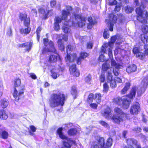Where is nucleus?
<instances>
[{"label":"nucleus","mask_w":148,"mask_h":148,"mask_svg":"<svg viewBox=\"0 0 148 148\" xmlns=\"http://www.w3.org/2000/svg\"><path fill=\"white\" fill-rule=\"evenodd\" d=\"M72 10V8L70 6L67 7L66 10H63L62 11V19L65 21V26L62 27V30L65 33H68L70 31L68 26L73 25L76 26L77 25L79 27H82L86 24L85 18L78 14L74 15L73 17H70L69 20L68 19V16L70 15V12Z\"/></svg>","instance_id":"1"},{"label":"nucleus","mask_w":148,"mask_h":148,"mask_svg":"<svg viewBox=\"0 0 148 148\" xmlns=\"http://www.w3.org/2000/svg\"><path fill=\"white\" fill-rule=\"evenodd\" d=\"M65 99V95L62 93L53 94L51 95L49 99L50 106L52 108L60 106V108L57 110L61 112L62 110V107L64 104Z\"/></svg>","instance_id":"2"},{"label":"nucleus","mask_w":148,"mask_h":148,"mask_svg":"<svg viewBox=\"0 0 148 148\" xmlns=\"http://www.w3.org/2000/svg\"><path fill=\"white\" fill-rule=\"evenodd\" d=\"M134 4L138 7L136 8V10L138 14L137 20L142 23H146L147 13L146 10H144V8L146 7L144 2L142 1L141 4L140 5L138 0H134Z\"/></svg>","instance_id":"3"},{"label":"nucleus","mask_w":148,"mask_h":148,"mask_svg":"<svg viewBox=\"0 0 148 148\" xmlns=\"http://www.w3.org/2000/svg\"><path fill=\"white\" fill-rule=\"evenodd\" d=\"M148 85V79L145 78L142 81L140 86L133 87L130 91V93L128 95L129 98L132 99L135 96L136 91H137L138 96H140L145 92V88Z\"/></svg>","instance_id":"4"},{"label":"nucleus","mask_w":148,"mask_h":148,"mask_svg":"<svg viewBox=\"0 0 148 148\" xmlns=\"http://www.w3.org/2000/svg\"><path fill=\"white\" fill-rule=\"evenodd\" d=\"M62 130V128L60 127L59 128L57 131L59 137L64 140L63 144L64 146L62 147V148H70L72 144L76 145V144L74 140L69 138L63 134Z\"/></svg>","instance_id":"5"},{"label":"nucleus","mask_w":148,"mask_h":148,"mask_svg":"<svg viewBox=\"0 0 148 148\" xmlns=\"http://www.w3.org/2000/svg\"><path fill=\"white\" fill-rule=\"evenodd\" d=\"M50 48L48 49L47 52H51L55 53L56 55H51L49 58V61L51 62H54L57 61L58 55L57 53V51L55 49L53 42L50 41L49 42Z\"/></svg>","instance_id":"6"},{"label":"nucleus","mask_w":148,"mask_h":148,"mask_svg":"<svg viewBox=\"0 0 148 148\" xmlns=\"http://www.w3.org/2000/svg\"><path fill=\"white\" fill-rule=\"evenodd\" d=\"M72 47L71 45H68L66 48L67 56L65 58L67 61H68L71 62L74 61V59L76 56V55L75 53L73 54H71V55L69 54L70 53V51L72 49Z\"/></svg>","instance_id":"7"},{"label":"nucleus","mask_w":148,"mask_h":148,"mask_svg":"<svg viewBox=\"0 0 148 148\" xmlns=\"http://www.w3.org/2000/svg\"><path fill=\"white\" fill-rule=\"evenodd\" d=\"M127 143L128 147H125L124 148H141L140 146L137 144L136 140L134 139H127Z\"/></svg>","instance_id":"8"},{"label":"nucleus","mask_w":148,"mask_h":148,"mask_svg":"<svg viewBox=\"0 0 148 148\" xmlns=\"http://www.w3.org/2000/svg\"><path fill=\"white\" fill-rule=\"evenodd\" d=\"M24 88V86L18 87L14 88V97L15 98L18 97L17 100H18L20 96L23 94Z\"/></svg>","instance_id":"9"},{"label":"nucleus","mask_w":148,"mask_h":148,"mask_svg":"<svg viewBox=\"0 0 148 148\" xmlns=\"http://www.w3.org/2000/svg\"><path fill=\"white\" fill-rule=\"evenodd\" d=\"M117 19V18L115 15L113 14H111L110 15V19L106 20V21L108 22V25L109 26V29L110 31H113L114 25L113 23H115Z\"/></svg>","instance_id":"10"},{"label":"nucleus","mask_w":148,"mask_h":148,"mask_svg":"<svg viewBox=\"0 0 148 148\" xmlns=\"http://www.w3.org/2000/svg\"><path fill=\"white\" fill-rule=\"evenodd\" d=\"M140 111L139 104L137 102L134 103L131 107L130 113L133 114H136Z\"/></svg>","instance_id":"11"},{"label":"nucleus","mask_w":148,"mask_h":148,"mask_svg":"<svg viewBox=\"0 0 148 148\" xmlns=\"http://www.w3.org/2000/svg\"><path fill=\"white\" fill-rule=\"evenodd\" d=\"M97 143L100 146V147L97 144L95 143L92 146L91 148H108L104 146V139L103 138H100L98 141Z\"/></svg>","instance_id":"12"},{"label":"nucleus","mask_w":148,"mask_h":148,"mask_svg":"<svg viewBox=\"0 0 148 148\" xmlns=\"http://www.w3.org/2000/svg\"><path fill=\"white\" fill-rule=\"evenodd\" d=\"M19 18L21 21H23L24 25L27 27L29 24L30 20L29 18L27 17L26 14H20Z\"/></svg>","instance_id":"13"},{"label":"nucleus","mask_w":148,"mask_h":148,"mask_svg":"<svg viewBox=\"0 0 148 148\" xmlns=\"http://www.w3.org/2000/svg\"><path fill=\"white\" fill-rule=\"evenodd\" d=\"M131 101L127 97H124L122 98V106L124 109L127 108L129 106Z\"/></svg>","instance_id":"14"},{"label":"nucleus","mask_w":148,"mask_h":148,"mask_svg":"<svg viewBox=\"0 0 148 148\" xmlns=\"http://www.w3.org/2000/svg\"><path fill=\"white\" fill-rule=\"evenodd\" d=\"M69 70L71 74L73 76L78 77L79 75V73L78 70L76 69V65L73 64L70 67Z\"/></svg>","instance_id":"15"},{"label":"nucleus","mask_w":148,"mask_h":148,"mask_svg":"<svg viewBox=\"0 0 148 148\" xmlns=\"http://www.w3.org/2000/svg\"><path fill=\"white\" fill-rule=\"evenodd\" d=\"M124 116L119 115H114L111 118L112 121L114 122L119 124L121 122L123 121Z\"/></svg>","instance_id":"16"},{"label":"nucleus","mask_w":148,"mask_h":148,"mask_svg":"<svg viewBox=\"0 0 148 148\" xmlns=\"http://www.w3.org/2000/svg\"><path fill=\"white\" fill-rule=\"evenodd\" d=\"M133 51L134 54H136V57L139 58L141 59H143L145 56L144 53L142 52H139L138 47H135L133 50Z\"/></svg>","instance_id":"17"},{"label":"nucleus","mask_w":148,"mask_h":148,"mask_svg":"<svg viewBox=\"0 0 148 148\" xmlns=\"http://www.w3.org/2000/svg\"><path fill=\"white\" fill-rule=\"evenodd\" d=\"M38 12L40 13L42 15L43 18L45 19L48 18V15L50 13H51L52 12V10H49L46 13L45 12L44 8L42 7H41L38 9Z\"/></svg>","instance_id":"18"},{"label":"nucleus","mask_w":148,"mask_h":148,"mask_svg":"<svg viewBox=\"0 0 148 148\" xmlns=\"http://www.w3.org/2000/svg\"><path fill=\"white\" fill-rule=\"evenodd\" d=\"M32 45V42H28L26 43L19 44L18 46L20 47L25 48V49L28 51L30 50Z\"/></svg>","instance_id":"19"},{"label":"nucleus","mask_w":148,"mask_h":148,"mask_svg":"<svg viewBox=\"0 0 148 148\" xmlns=\"http://www.w3.org/2000/svg\"><path fill=\"white\" fill-rule=\"evenodd\" d=\"M62 18H61L58 16H56L55 18V22L54 24V29L56 30H58L60 29V27L59 23L61 21Z\"/></svg>","instance_id":"20"},{"label":"nucleus","mask_w":148,"mask_h":148,"mask_svg":"<svg viewBox=\"0 0 148 148\" xmlns=\"http://www.w3.org/2000/svg\"><path fill=\"white\" fill-rule=\"evenodd\" d=\"M62 70H61V71H60L59 72H58V71L56 70H51V72L52 77L55 79H56L60 75L62 74Z\"/></svg>","instance_id":"21"},{"label":"nucleus","mask_w":148,"mask_h":148,"mask_svg":"<svg viewBox=\"0 0 148 148\" xmlns=\"http://www.w3.org/2000/svg\"><path fill=\"white\" fill-rule=\"evenodd\" d=\"M88 21L89 23L88 24L87 27L88 29H91L96 23L95 20L94 19H93L91 17L88 18Z\"/></svg>","instance_id":"22"},{"label":"nucleus","mask_w":148,"mask_h":148,"mask_svg":"<svg viewBox=\"0 0 148 148\" xmlns=\"http://www.w3.org/2000/svg\"><path fill=\"white\" fill-rule=\"evenodd\" d=\"M108 62V60L103 64L102 69L103 71H110V69L111 70L112 68H110V63Z\"/></svg>","instance_id":"23"},{"label":"nucleus","mask_w":148,"mask_h":148,"mask_svg":"<svg viewBox=\"0 0 148 148\" xmlns=\"http://www.w3.org/2000/svg\"><path fill=\"white\" fill-rule=\"evenodd\" d=\"M111 112L110 109L109 108H107L104 111L101 112L102 115L106 118H108L110 115Z\"/></svg>","instance_id":"24"},{"label":"nucleus","mask_w":148,"mask_h":148,"mask_svg":"<svg viewBox=\"0 0 148 148\" xmlns=\"http://www.w3.org/2000/svg\"><path fill=\"white\" fill-rule=\"evenodd\" d=\"M88 56L87 53L84 52H81L80 54V56L79 58L77 60V63L78 64H81V61L82 59H84Z\"/></svg>","instance_id":"25"},{"label":"nucleus","mask_w":148,"mask_h":148,"mask_svg":"<svg viewBox=\"0 0 148 148\" xmlns=\"http://www.w3.org/2000/svg\"><path fill=\"white\" fill-rule=\"evenodd\" d=\"M136 69V66L135 64H132L127 68L126 71L128 73H130L135 72Z\"/></svg>","instance_id":"26"},{"label":"nucleus","mask_w":148,"mask_h":148,"mask_svg":"<svg viewBox=\"0 0 148 148\" xmlns=\"http://www.w3.org/2000/svg\"><path fill=\"white\" fill-rule=\"evenodd\" d=\"M8 117V115L5 111L4 110H0V118L1 119L5 120Z\"/></svg>","instance_id":"27"},{"label":"nucleus","mask_w":148,"mask_h":148,"mask_svg":"<svg viewBox=\"0 0 148 148\" xmlns=\"http://www.w3.org/2000/svg\"><path fill=\"white\" fill-rule=\"evenodd\" d=\"M114 110L115 113L117 114V115L123 116H125V115L122 111L119 108H115Z\"/></svg>","instance_id":"28"},{"label":"nucleus","mask_w":148,"mask_h":148,"mask_svg":"<svg viewBox=\"0 0 148 148\" xmlns=\"http://www.w3.org/2000/svg\"><path fill=\"white\" fill-rule=\"evenodd\" d=\"M8 137V134L7 132L5 130H2L0 131V137L2 138L3 139H6Z\"/></svg>","instance_id":"29"},{"label":"nucleus","mask_w":148,"mask_h":148,"mask_svg":"<svg viewBox=\"0 0 148 148\" xmlns=\"http://www.w3.org/2000/svg\"><path fill=\"white\" fill-rule=\"evenodd\" d=\"M112 71L111 69L110 71H107L106 79L108 82L113 80L112 79Z\"/></svg>","instance_id":"30"},{"label":"nucleus","mask_w":148,"mask_h":148,"mask_svg":"<svg viewBox=\"0 0 148 148\" xmlns=\"http://www.w3.org/2000/svg\"><path fill=\"white\" fill-rule=\"evenodd\" d=\"M130 86V84L129 82L126 83L125 87L121 91V93L122 94H125L129 89Z\"/></svg>","instance_id":"31"},{"label":"nucleus","mask_w":148,"mask_h":148,"mask_svg":"<svg viewBox=\"0 0 148 148\" xmlns=\"http://www.w3.org/2000/svg\"><path fill=\"white\" fill-rule=\"evenodd\" d=\"M58 46L59 49L62 51L64 50V46L63 45V42H62V39H59L58 42Z\"/></svg>","instance_id":"32"},{"label":"nucleus","mask_w":148,"mask_h":148,"mask_svg":"<svg viewBox=\"0 0 148 148\" xmlns=\"http://www.w3.org/2000/svg\"><path fill=\"white\" fill-rule=\"evenodd\" d=\"M30 30L31 28L29 27L25 29L22 28L20 29V31L21 34H28L30 32Z\"/></svg>","instance_id":"33"},{"label":"nucleus","mask_w":148,"mask_h":148,"mask_svg":"<svg viewBox=\"0 0 148 148\" xmlns=\"http://www.w3.org/2000/svg\"><path fill=\"white\" fill-rule=\"evenodd\" d=\"M101 96L100 93H96L95 94V99L97 102L99 103L101 101Z\"/></svg>","instance_id":"34"},{"label":"nucleus","mask_w":148,"mask_h":148,"mask_svg":"<svg viewBox=\"0 0 148 148\" xmlns=\"http://www.w3.org/2000/svg\"><path fill=\"white\" fill-rule=\"evenodd\" d=\"M77 130L76 128H74L71 129L68 132V134L70 136H73L76 134Z\"/></svg>","instance_id":"35"},{"label":"nucleus","mask_w":148,"mask_h":148,"mask_svg":"<svg viewBox=\"0 0 148 148\" xmlns=\"http://www.w3.org/2000/svg\"><path fill=\"white\" fill-rule=\"evenodd\" d=\"M8 105V101L7 100L4 99L1 101V106L3 108H6Z\"/></svg>","instance_id":"36"},{"label":"nucleus","mask_w":148,"mask_h":148,"mask_svg":"<svg viewBox=\"0 0 148 148\" xmlns=\"http://www.w3.org/2000/svg\"><path fill=\"white\" fill-rule=\"evenodd\" d=\"M71 93L74 97H75L77 94V92L76 87L75 86H73L71 88Z\"/></svg>","instance_id":"37"},{"label":"nucleus","mask_w":148,"mask_h":148,"mask_svg":"<svg viewBox=\"0 0 148 148\" xmlns=\"http://www.w3.org/2000/svg\"><path fill=\"white\" fill-rule=\"evenodd\" d=\"M113 101L114 103L118 105H120L121 104V102L122 101V98H121L120 97H116L113 99Z\"/></svg>","instance_id":"38"},{"label":"nucleus","mask_w":148,"mask_h":148,"mask_svg":"<svg viewBox=\"0 0 148 148\" xmlns=\"http://www.w3.org/2000/svg\"><path fill=\"white\" fill-rule=\"evenodd\" d=\"M109 46H111L109 44H106L104 45H103L101 49V52L103 53H106V49H108V48Z\"/></svg>","instance_id":"39"},{"label":"nucleus","mask_w":148,"mask_h":148,"mask_svg":"<svg viewBox=\"0 0 148 148\" xmlns=\"http://www.w3.org/2000/svg\"><path fill=\"white\" fill-rule=\"evenodd\" d=\"M43 43L45 46H47V45H49V47L48 48H45L44 49V51H47L48 49L49 48H50V46H49V40L47 38H44L43 40Z\"/></svg>","instance_id":"40"},{"label":"nucleus","mask_w":148,"mask_h":148,"mask_svg":"<svg viewBox=\"0 0 148 148\" xmlns=\"http://www.w3.org/2000/svg\"><path fill=\"white\" fill-rule=\"evenodd\" d=\"M30 129L31 130L29 131L30 134L32 136H34V134L33 132H34L36 130V128L33 125H31L30 126Z\"/></svg>","instance_id":"41"},{"label":"nucleus","mask_w":148,"mask_h":148,"mask_svg":"<svg viewBox=\"0 0 148 148\" xmlns=\"http://www.w3.org/2000/svg\"><path fill=\"white\" fill-rule=\"evenodd\" d=\"M21 81L20 79L18 78L16 79L14 83V86L15 87H18L24 86L21 85Z\"/></svg>","instance_id":"42"},{"label":"nucleus","mask_w":148,"mask_h":148,"mask_svg":"<svg viewBox=\"0 0 148 148\" xmlns=\"http://www.w3.org/2000/svg\"><path fill=\"white\" fill-rule=\"evenodd\" d=\"M111 62L112 66H114L115 68H120L121 66L119 64L116 63L114 60L112 59Z\"/></svg>","instance_id":"43"},{"label":"nucleus","mask_w":148,"mask_h":148,"mask_svg":"<svg viewBox=\"0 0 148 148\" xmlns=\"http://www.w3.org/2000/svg\"><path fill=\"white\" fill-rule=\"evenodd\" d=\"M112 143V140L110 138H109L107 140L106 146L107 147H111Z\"/></svg>","instance_id":"44"},{"label":"nucleus","mask_w":148,"mask_h":148,"mask_svg":"<svg viewBox=\"0 0 148 148\" xmlns=\"http://www.w3.org/2000/svg\"><path fill=\"white\" fill-rule=\"evenodd\" d=\"M125 10L126 13H129L132 12L133 10V8L132 7L127 6L125 7Z\"/></svg>","instance_id":"45"},{"label":"nucleus","mask_w":148,"mask_h":148,"mask_svg":"<svg viewBox=\"0 0 148 148\" xmlns=\"http://www.w3.org/2000/svg\"><path fill=\"white\" fill-rule=\"evenodd\" d=\"M91 79V76L90 75H89L86 77L85 78V81L87 83L90 84Z\"/></svg>","instance_id":"46"},{"label":"nucleus","mask_w":148,"mask_h":148,"mask_svg":"<svg viewBox=\"0 0 148 148\" xmlns=\"http://www.w3.org/2000/svg\"><path fill=\"white\" fill-rule=\"evenodd\" d=\"M109 31L108 29H105L103 33V37L105 39H107L109 38Z\"/></svg>","instance_id":"47"},{"label":"nucleus","mask_w":148,"mask_h":148,"mask_svg":"<svg viewBox=\"0 0 148 148\" xmlns=\"http://www.w3.org/2000/svg\"><path fill=\"white\" fill-rule=\"evenodd\" d=\"M109 86L106 83H105L103 85V92L105 93H106L108 90Z\"/></svg>","instance_id":"48"},{"label":"nucleus","mask_w":148,"mask_h":148,"mask_svg":"<svg viewBox=\"0 0 148 148\" xmlns=\"http://www.w3.org/2000/svg\"><path fill=\"white\" fill-rule=\"evenodd\" d=\"M117 37H116V36L112 37L111 39V42H109V44L110 46L112 45V44L113 45L116 40H117Z\"/></svg>","instance_id":"49"},{"label":"nucleus","mask_w":148,"mask_h":148,"mask_svg":"<svg viewBox=\"0 0 148 148\" xmlns=\"http://www.w3.org/2000/svg\"><path fill=\"white\" fill-rule=\"evenodd\" d=\"M110 83V86L112 88H115L116 87V85L115 81L114 80H112L109 82Z\"/></svg>","instance_id":"50"},{"label":"nucleus","mask_w":148,"mask_h":148,"mask_svg":"<svg viewBox=\"0 0 148 148\" xmlns=\"http://www.w3.org/2000/svg\"><path fill=\"white\" fill-rule=\"evenodd\" d=\"M93 94L92 93H91L89 95L88 99V103L92 101L93 99Z\"/></svg>","instance_id":"51"},{"label":"nucleus","mask_w":148,"mask_h":148,"mask_svg":"<svg viewBox=\"0 0 148 148\" xmlns=\"http://www.w3.org/2000/svg\"><path fill=\"white\" fill-rule=\"evenodd\" d=\"M41 28L40 27H39L36 30V33L38 41H39V39L40 38V32L41 30Z\"/></svg>","instance_id":"52"},{"label":"nucleus","mask_w":148,"mask_h":148,"mask_svg":"<svg viewBox=\"0 0 148 148\" xmlns=\"http://www.w3.org/2000/svg\"><path fill=\"white\" fill-rule=\"evenodd\" d=\"M111 46H109L108 49V55L110 58H112V49H111Z\"/></svg>","instance_id":"53"},{"label":"nucleus","mask_w":148,"mask_h":148,"mask_svg":"<svg viewBox=\"0 0 148 148\" xmlns=\"http://www.w3.org/2000/svg\"><path fill=\"white\" fill-rule=\"evenodd\" d=\"M99 123L100 124H101L103 126L107 128H108L109 127V125L108 124L106 123L103 121H99Z\"/></svg>","instance_id":"54"},{"label":"nucleus","mask_w":148,"mask_h":148,"mask_svg":"<svg viewBox=\"0 0 148 148\" xmlns=\"http://www.w3.org/2000/svg\"><path fill=\"white\" fill-rule=\"evenodd\" d=\"M105 60V58L103 54L100 55L99 57V61L101 62H103Z\"/></svg>","instance_id":"55"},{"label":"nucleus","mask_w":148,"mask_h":148,"mask_svg":"<svg viewBox=\"0 0 148 148\" xmlns=\"http://www.w3.org/2000/svg\"><path fill=\"white\" fill-rule=\"evenodd\" d=\"M105 80L104 74L102 73L100 76V80L101 82H103Z\"/></svg>","instance_id":"56"},{"label":"nucleus","mask_w":148,"mask_h":148,"mask_svg":"<svg viewBox=\"0 0 148 148\" xmlns=\"http://www.w3.org/2000/svg\"><path fill=\"white\" fill-rule=\"evenodd\" d=\"M142 30L145 33H146L148 32V26L147 25H144L142 28Z\"/></svg>","instance_id":"57"},{"label":"nucleus","mask_w":148,"mask_h":148,"mask_svg":"<svg viewBox=\"0 0 148 148\" xmlns=\"http://www.w3.org/2000/svg\"><path fill=\"white\" fill-rule=\"evenodd\" d=\"M119 69V68H115V69H112V71L113 72L114 74L116 76H117L119 74L118 71Z\"/></svg>","instance_id":"58"},{"label":"nucleus","mask_w":148,"mask_h":148,"mask_svg":"<svg viewBox=\"0 0 148 148\" xmlns=\"http://www.w3.org/2000/svg\"><path fill=\"white\" fill-rule=\"evenodd\" d=\"M133 130L134 131L138 133L141 132L142 129L140 127H136L134 128Z\"/></svg>","instance_id":"59"},{"label":"nucleus","mask_w":148,"mask_h":148,"mask_svg":"<svg viewBox=\"0 0 148 148\" xmlns=\"http://www.w3.org/2000/svg\"><path fill=\"white\" fill-rule=\"evenodd\" d=\"M56 4V0H51L50 2L51 5V7H54Z\"/></svg>","instance_id":"60"},{"label":"nucleus","mask_w":148,"mask_h":148,"mask_svg":"<svg viewBox=\"0 0 148 148\" xmlns=\"http://www.w3.org/2000/svg\"><path fill=\"white\" fill-rule=\"evenodd\" d=\"M32 13L34 15L37 16V11L36 9L33 8L32 9Z\"/></svg>","instance_id":"61"},{"label":"nucleus","mask_w":148,"mask_h":148,"mask_svg":"<svg viewBox=\"0 0 148 148\" xmlns=\"http://www.w3.org/2000/svg\"><path fill=\"white\" fill-rule=\"evenodd\" d=\"M144 48L145 49L144 54H145V55H147L148 54V45H145Z\"/></svg>","instance_id":"62"},{"label":"nucleus","mask_w":148,"mask_h":148,"mask_svg":"<svg viewBox=\"0 0 148 148\" xmlns=\"http://www.w3.org/2000/svg\"><path fill=\"white\" fill-rule=\"evenodd\" d=\"M90 106L91 108L94 109H96L97 107V104L94 103H91L90 104Z\"/></svg>","instance_id":"63"},{"label":"nucleus","mask_w":148,"mask_h":148,"mask_svg":"<svg viewBox=\"0 0 148 148\" xmlns=\"http://www.w3.org/2000/svg\"><path fill=\"white\" fill-rule=\"evenodd\" d=\"M93 46L92 43L91 42L88 43L87 45V47L88 49H91L92 48Z\"/></svg>","instance_id":"64"}]
</instances>
